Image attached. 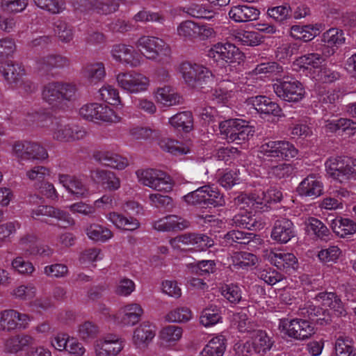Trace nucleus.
<instances>
[{"mask_svg": "<svg viewBox=\"0 0 356 356\" xmlns=\"http://www.w3.org/2000/svg\"><path fill=\"white\" fill-rule=\"evenodd\" d=\"M314 302H307L298 310V315L305 318H282L279 321L278 329L285 337L298 341H304L314 334V327L312 323L306 319L314 320L318 317L317 321L321 324L327 323L331 321L327 309L320 307V305L332 309L339 316H345L346 312L342 302L335 293H320Z\"/></svg>", "mask_w": 356, "mask_h": 356, "instance_id": "obj_1", "label": "nucleus"}, {"mask_svg": "<svg viewBox=\"0 0 356 356\" xmlns=\"http://www.w3.org/2000/svg\"><path fill=\"white\" fill-rule=\"evenodd\" d=\"M327 176L341 183L356 180V159L353 157L330 156L325 162Z\"/></svg>", "mask_w": 356, "mask_h": 356, "instance_id": "obj_2", "label": "nucleus"}, {"mask_svg": "<svg viewBox=\"0 0 356 356\" xmlns=\"http://www.w3.org/2000/svg\"><path fill=\"white\" fill-rule=\"evenodd\" d=\"M136 46L140 51L143 58L156 63L170 58L172 53L170 45L164 40L152 35L140 36Z\"/></svg>", "mask_w": 356, "mask_h": 356, "instance_id": "obj_3", "label": "nucleus"}, {"mask_svg": "<svg viewBox=\"0 0 356 356\" xmlns=\"http://www.w3.org/2000/svg\"><path fill=\"white\" fill-rule=\"evenodd\" d=\"M207 56L216 63L227 64L230 67H236L245 60L244 54L234 44L217 42L207 51Z\"/></svg>", "mask_w": 356, "mask_h": 356, "instance_id": "obj_4", "label": "nucleus"}, {"mask_svg": "<svg viewBox=\"0 0 356 356\" xmlns=\"http://www.w3.org/2000/svg\"><path fill=\"white\" fill-rule=\"evenodd\" d=\"M220 133L228 142L249 140L254 134V127L243 119H229L219 122Z\"/></svg>", "mask_w": 356, "mask_h": 356, "instance_id": "obj_5", "label": "nucleus"}, {"mask_svg": "<svg viewBox=\"0 0 356 356\" xmlns=\"http://www.w3.org/2000/svg\"><path fill=\"white\" fill-rule=\"evenodd\" d=\"M138 181L152 190L168 193L172 190L171 177L164 171L154 168L139 169L136 171Z\"/></svg>", "mask_w": 356, "mask_h": 356, "instance_id": "obj_6", "label": "nucleus"}, {"mask_svg": "<svg viewBox=\"0 0 356 356\" xmlns=\"http://www.w3.org/2000/svg\"><path fill=\"white\" fill-rule=\"evenodd\" d=\"M177 71L184 82L191 88L207 83L213 76L211 72L207 67L191 61L180 63L177 67Z\"/></svg>", "mask_w": 356, "mask_h": 356, "instance_id": "obj_7", "label": "nucleus"}, {"mask_svg": "<svg viewBox=\"0 0 356 356\" xmlns=\"http://www.w3.org/2000/svg\"><path fill=\"white\" fill-rule=\"evenodd\" d=\"M118 86L131 95L146 92L150 86V79L145 74L135 70L121 72L116 75Z\"/></svg>", "mask_w": 356, "mask_h": 356, "instance_id": "obj_8", "label": "nucleus"}, {"mask_svg": "<svg viewBox=\"0 0 356 356\" xmlns=\"http://www.w3.org/2000/svg\"><path fill=\"white\" fill-rule=\"evenodd\" d=\"M79 114L84 120L90 122L117 124L122 120V118L110 106L97 102L83 104L79 108Z\"/></svg>", "mask_w": 356, "mask_h": 356, "instance_id": "obj_9", "label": "nucleus"}, {"mask_svg": "<svg viewBox=\"0 0 356 356\" xmlns=\"http://www.w3.org/2000/svg\"><path fill=\"white\" fill-rule=\"evenodd\" d=\"M183 198L187 204L193 205L222 207L225 204L222 195L217 188L210 185L199 187Z\"/></svg>", "mask_w": 356, "mask_h": 356, "instance_id": "obj_10", "label": "nucleus"}, {"mask_svg": "<svg viewBox=\"0 0 356 356\" xmlns=\"http://www.w3.org/2000/svg\"><path fill=\"white\" fill-rule=\"evenodd\" d=\"M273 88L279 98L289 102H298L302 99L305 95L302 83L291 76L277 79L273 85Z\"/></svg>", "mask_w": 356, "mask_h": 356, "instance_id": "obj_11", "label": "nucleus"}, {"mask_svg": "<svg viewBox=\"0 0 356 356\" xmlns=\"http://www.w3.org/2000/svg\"><path fill=\"white\" fill-rule=\"evenodd\" d=\"M259 153L267 158L289 160L298 154V149L287 140H264L259 148Z\"/></svg>", "mask_w": 356, "mask_h": 356, "instance_id": "obj_12", "label": "nucleus"}, {"mask_svg": "<svg viewBox=\"0 0 356 356\" xmlns=\"http://www.w3.org/2000/svg\"><path fill=\"white\" fill-rule=\"evenodd\" d=\"M54 139L60 142H70L83 138L86 131L63 119L51 120L49 128Z\"/></svg>", "mask_w": 356, "mask_h": 356, "instance_id": "obj_13", "label": "nucleus"}, {"mask_svg": "<svg viewBox=\"0 0 356 356\" xmlns=\"http://www.w3.org/2000/svg\"><path fill=\"white\" fill-rule=\"evenodd\" d=\"M282 198V193L275 187H270L265 191H257L251 194H242L239 198L243 203L254 210H262L263 205L278 202Z\"/></svg>", "mask_w": 356, "mask_h": 356, "instance_id": "obj_14", "label": "nucleus"}, {"mask_svg": "<svg viewBox=\"0 0 356 356\" xmlns=\"http://www.w3.org/2000/svg\"><path fill=\"white\" fill-rule=\"evenodd\" d=\"M111 56L117 63L136 68L144 63L143 56L132 45L115 44L111 49Z\"/></svg>", "mask_w": 356, "mask_h": 356, "instance_id": "obj_15", "label": "nucleus"}, {"mask_svg": "<svg viewBox=\"0 0 356 356\" xmlns=\"http://www.w3.org/2000/svg\"><path fill=\"white\" fill-rule=\"evenodd\" d=\"M31 318L26 314L15 309H4L0 312V331L10 332L15 330L26 329Z\"/></svg>", "mask_w": 356, "mask_h": 356, "instance_id": "obj_16", "label": "nucleus"}, {"mask_svg": "<svg viewBox=\"0 0 356 356\" xmlns=\"http://www.w3.org/2000/svg\"><path fill=\"white\" fill-rule=\"evenodd\" d=\"M144 314L142 306L136 302L123 305L115 315L111 316L114 323L122 327H132L136 325Z\"/></svg>", "mask_w": 356, "mask_h": 356, "instance_id": "obj_17", "label": "nucleus"}, {"mask_svg": "<svg viewBox=\"0 0 356 356\" xmlns=\"http://www.w3.org/2000/svg\"><path fill=\"white\" fill-rule=\"evenodd\" d=\"M243 81L235 82L230 80H222L215 89L213 97L218 104L229 106L235 101L236 93L244 89Z\"/></svg>", "mask_w": 356, "mask_h": 356, "instance_id": "obj_18", "label": "nucleus"}, {"mask_svg": "<svg viewBox=\"0 0 356 356\" xmlns=\"http://www.w3.org/2000/svg\"><path fill=\"white\" fill-rule=\"evenodd\" d=\"M124 341L116 334H107L95 341V356H117L124 348Z\"/></svg>", "mask_w": 356, "mask_h": 356, "instance_id": "obj_19", "label": "nucleus"}, {"mask_svg": "<svg viewBox=\"0 0 356 356\" xmlns=\"http://www.w3.org/2000/svg\"><path fill=\"white\" fill-rule=\"evenodd\" d=\"M156 326L149 321H143L133 330L131 343L135 348L145 350L156 336Z\"/></svg>", "mask_w": 356, "mask_h": 356, "instance_id": "obj_20", "label": "nucleus"}, {"mask_svg": "<svg viewBox=\"0 0 356 356\" xmlns=\"http://www.w3.org/2000/svg\"><path fill=\"white\" fill-rule=\"evenodd\" d=\"M321 42L322 43L321 51L323 56L329 57L345 43L344 32L337 28H331L322 34Z\"/></svg>", "mask_w": 356, "mask_h": 356, "instance_id": "obj_21", "label": "nucleus"}, {"mask_svg": "<svg viewBox=\"0 0 356 356\" xmlns=\"http://www.w3.org/2000/svg\"><path fill=\"white\" fill-rule=\"evenodd\" d=\"M272 344L270 337L265 332L257 330L252 333L250 339L243 344L240 351L244 356L253 353H266L270 349Z\"/></svg>", "mask_w": 356, "mask_h": 356, "instance_id": "obj_22", "label": "nucleus"}, {"mask_svg": "<svg viewBox=\"0 0 356 356\" xmlns=\"http://www.w3.org/2000/svg\"><path fill=\"white\" fill-rule=\"evenodd\" d=\"M324 61L323 56L318 53H309L296 58L293 63L295 71L305 73L312 79L316 73V70L321 67Z\"/></svg>", "mask_w": 356, "mask_h": 356, "instance_id": "obj_23", "label": "nucleus"}, {"mask_svg": "<svg viewBox=\"0 0 356 356\" xmlns=\"http://www.w3.org/2000/svg\"><path fill=\"white\" fill-rule=\"evenodd\" d=\"M94 158L103 165L119 171L125 170L130 164L127 157L108 149L96 152Z\"/></svg>", "mask_w": 356, "mask_h": 356, "instance_id": "obj_24", "label": "nucleus"}, {"mask_svg": "<svg viewBox=\"0 0 356 356\" xmlns=\"http://www.w3.org/2000/svg\"><path fill=\"white\" fill-rule=\"evenodd\" d=\"M241 197V195L238 197L237 202L241 204L240 208L245 209V211H243L234 216L232 219L233 225L247 229H261L264 227V223L251 214L253 211L256 212L259 210L250 209L245 202L243 203L239 200Z\"/></svg>", "mask_w": 356, "mask_h": 356, "instance_id": "obj_25", "label": "nucleus"}, {"mask_svg": "<svg viewBox=\"0 0 356 356\" xmlns=\"http://www.w3.org/2000/svg\"><path fill=\"white\" fill-rule=\"evenodd\" d=\"M34 338L26 333L17 334L5 339L3 341V351L8 355H17L26 348L32 346Z\"/></svg>", "mask_w": 356, "mask_h": 356, "instance_id": "obj_26", "label": "nucleus"}, {"mask_svg": "<svg viewBox=\"0 0 356 356\" xmlns=\"http://www.w3.org/2000/svg\"><path fill=\"white\" fill-rule=\"evenodd\" d=\"M58 182L74 199L83 198L88 195V188L81 179L60 173L58 174Z\"/></svg>", "mask_w": 356, "mask_h": 356, "instance_id": "obj_27", "label": "nucleus"}, {"mask_svg": "<svg viewBox=\"0 0 356 356\" xmlns=\"http://www.w3.org/2000/svg\"><path fill=\"white\" fill-rule=\"evenodd\" d=\"M266 257L271 264L280 270L289 271L298 267V259L292 253L272 249L266 253Z\"/></svg>", "mask_w": 356, "mask_h": 356, "instance_id": "obj_28", "label": "nucleus"}, {"mask_svg": "<svg viewBox=\"0 0 356 356\" xmlns=\"http://www.w3.org/2000/svg\"><path fill=\"white\" fill-rule=\"evenodd\" d=\"M40 216L54 218L60 222L61 225L64 227H67L74 224V219L67 212L54 208L51 206L41 205L33 209L32 211V217L37 218Z\"/></svg>", "mask_w": 356, "mask_h": 356, "instance_id": "obj_29", "label": "nucleus"}, {"mask_svg": "<svg viewBox=\"0 0 356 356\" xmlns=\"http://www.w3.org/2000/svg\"><path fill=\"white\" fill-rule=\"evenodd\" d=\"M295 236L293 222L287 218H280L275 222L271 232V238L279 243H286Z\"/></svg>", "mask_w": 356, "mask_h": 356, "instance_id": "obj_30", "label": "nucleus"}, {"mask_svg": "<svg viewBox=\"0 0 356 356\" xmlns=\"http://www.w3.org/2000/svg\"><path fill=\"white\" fill-rule=\"evenodd\" d=\"M189 225L188 220L176 215H168L153 223L154 228L159 232L181 231L187 229Z\"/></svg>", "mask_w": 356, "mask_h": 356, "instance_id": "obj_31", "label": "nucleus"}, {"mask_svg": "<svg viewBox=\"0 0 356 356\" xmlns=\"http://www.w3.org/2000/svg\"><path fill=\"white\" fill-rule=\"evenodd\" d=\"M325 29L323 23L311 24L304 26L293 25L290 29V35L296 39L309 42L318 35Z\"/></svg>", "mask_w": 356, "mask_h": 356, "instance_id": "obj_32", "label": "nucleus"}, {"mask_svg": "<svg viewBox=\"0 0 356 356\" xmlns=\"http://www.w3.org/2000/svg\"><path fill=\"white\" fill-rule=\"evenodd\" d=\"M183 334L182 327L175 325H168L161 329L158 337L163 347L172 349L181 340Z\"/></svg>", "mask_w": 356, "mask_h": 356, "instance_id": "obj_33", "label": "nucleus"}, {"mask_svg": "<svg viewBox=\"0 0 356 356\" xmlns=\"http://www.w3.org/2000/svg\"><path fill=\"white\" fill-rule=\"evenodd\" d=\"M260 11L255 7L247 5H237L231 7L228 16L237 23L248 22L259 19Z\"/></svg>", "mask_w": 356, "mask_h": 356, "instance_id": "obj_34", "label": "nucleus"}, {"mask_svg": "<svg viewBox=\"0 0 356 356\" xmlns=\"http://www.w3.org/2000/svg\"><path fill=\"white\" fill-rule=\"evenodd\" d=\"M323 190V183L315 175L307 176L299 184L297 188V191L300 196L309 197L312 199L320 196Z\"/></svg>", "mask_w": 356, "mask_h": 356, "instance_id": "obj_35", "label": "nucleus"}, {"mask_svg": "<svg viewBox=\"0 0 356 356\" xmlns=\"http://www.w3.org/2000/svg\"><path fill=\"white\" fill-rule=\"evenodd\" d=\"M248 103L259 113L280 116L282 110L280 106L266 96H256L249 99Z\"/></svg>", "mask_w": 356, "mask_h": 356, "instance_id": "obj_36", "label": "nucleus"}, {"mask_svg": "<svg viewBox=\"0 0 356 356\" xmlns=\"http://www.w3.org/2000/svg\"><path fill=\"white\" fill-rule=\"evenodd\" d=\"M226 348L225 337L222 334L213 335L204 346L198 356H223Z\"/></svg>", "mask_w": 356, "mask_h": 356, "instance_id": "obj_37", "label": "nucleus"}, {"mask_svg": "<svg viewBox=\"0 0 356 356\" xmlns=\"http://www.w3.org/2000/svg\"><path fill=\"white\" fill-rule=\"evenodd\" d=\"M0 72L9 84H18L25 75L24 69L22 65L11 62L1 65Z\"/></svg>", "mask_w": 356, "mask_h": 356, "instance_id": "obj_38", "label": "nucleus"}, {"mask_svg": "<svg viewBox=\"0 0 356 356\" xmlns=\"http://www.w3.org/2000/svg\"><path fill=\"white\" fill-rule=\"evenodd\" d=\"M82 75L90 83L96 84L106 77L105 65L102 62L88 63L83 67Z\"/></svg>", "mask_w": 356, "mask_h": 356, "instance_id": "obj_39", "label": "nucleus"}, {"mask_svg": "<svg viewBox=\"0 0 356 356\" xmlns=\"http://www.w3.org/2000/svg\"><path fill=\"white\" fill-rule=\"evenodd\" d=\"M156 101L164 106H172L181 103V96L168 86L159 88L154 92Z\"/></svg>", "mask_w": 356, "mask_h": 356, "instance_id": "obj_40", "label": "nucleus"}, {"mask_svg": "<svg viewBox=\"0 0 356 356\" xmlns=\"http://www.w3.org/2000/svg\"><path fill=\"white\" fill-rule=\"evenodd\" d=\"M106 218L117 228L134 231L140 227V222L138 219L133 217L128 218L115 211L109 212L106 214Z\"/></svg>", "mask_w": 356, "mask_h": 356, "instance_id": "obj_41", "label": "nucleus"}, {"mask_svg": "<svg viewBox=\"0 0 356 356\" xmlns=\"http://www.w3.org/2000/svg\"><path fill=\"white\" fill-rule=\"evenodd\" d=\"M92 177L95 181L106 185L109 191H117L120 188V179L112 171L98 169L92 172Z\"/></svg>", "mask_w": 356, "mask_h": 356, "instance_id": "obj_42", "label": "nucleus"}, {"mask_svg": "<svg viewBox=\"0 0 356 356\" xmlns=\"http://www.w3.org/2000/svg\"><path fill=\"white\" fill-rule=\"evenodd\" d=\"M168 124L175 129L189 132L193 127V117L190 111L176 113L168 119Z\"/></svg>", "mask_w": 356, "mask_h": 356, "instance_id": "obj_43", "label": "nucleus"}, {"mask_svg": "<svg viewBox=\"0 0 356 356\" xmlns=\"http://www.w3.org/2000/svg\"><path fill=\"white\" fill-rule=\"evenodd\" d=\"M333 232L339 237L344 238L356 233V222L349 218H335L331 221Z\"/></svg>", "mask_w": 356, "mask_h": 356, "instance_id": "obj_44", "label": "nucleus"}, {"mask_svg": "<svg viewBox=\"0 0 356 356\" xmlns=\"http://www.w3.org/2000/svg\"><path fill=\"white\" fill-rule=\"evenodd\" d=\"M68 64L67 58L56 54H49L36 60L37 67L39 70L63 68L67 66Z\"/></svg>", "mask_w": 356, "mask_h": 356, "instance_id": "obj_45", "label": "nucleus"}, {"mask_svg": "<svg viewBox=\"0 0 356 356\" xmlns=\"http://www.w3.org/2000/svg\"><path fill=\"white\" fill-rule=\"evenodd\" d=\"M282 71V67H280L275 62L263 63L257 65V67L248 74V80L250 83L246 82L248 86H250V80L262 78L264 76L270 75L273 74L279 73Z\"/></svg>", "mask_w": 356, "mask_h": 356, "instance_id": "obj_46", "label": "nucleus"}, {"mask_svg": "<svg viewBox=\"0 0 356 356\" xmlns=\"http://www.w3.org/2000/svg\"><path fill=\"white\" fill-rule=\"evenodd\" d=\"M88 237L95 242L105 243L111 239L113 234L107 227L98 224H90L86 229Z\"/></svg>", "mask_w": 356, "mask_h": 356, "instance_id": "obj_47", "label": "nucleus"}, {"mask_svg": "<svg viewBox=\"0 0 356 356\" xmlns=\"http://www.w3.org/2000/svg\"><path fill=\"white\" fill-rule=\"evenodd\" d=\"M231 261L234 267L236 269H248L254 266L258 259L257 257L248 252H236L231 256Z\"/></svg>", "mask_w": 356, "mask_h": 356, "instance_id": "obj_48", "label": "nucleus"}, {"mask_svg": "<svg viewBox=\"0 0 356 356\" xmlns=\"http://www.w3.org/2000/svg\"><path fill=\"white\" fill-rule=\"evenodd\" d=\"M39 9L51 15H60L67 8L65 0H33Z\"/></svg>", "mask_w": 356, "mask_h": 356, "instance_id": "obj_49", "label": "nucleus"}, {"mask_svg": "<svg viewBox=\"0 0 356 356\" xmlns=\"http://www.w3.org/2000/svg\"><path fill=\"white\" fill-rule=\"evenodd\" d=\"M222 322V315L220 308L211 305L205 308L200 316V323L205 327H212Z\"/></svg>", "mask_w": 356, "mask_h": 356, "instance_id": "obj_50", "label": "nucleus"}, {"mask_svg": "<svg viewBox=\"0 0 356 356\" xmlns=\"http://www.w3.org/2000/svg\"><path fill=\"white\" fill-rule=\"evenodd\" d=\"M60 82H49L42 90V98L49 105L56 106L60 103Z\"/></svg>", "mask_w": 356, "mask_h": 356, "instance_id": "obj_51", "label": "nucleus"}, {"mask_svg": "<svg viewBox=\"0 0 356 356\" xmlns=\"http://www.w3.org/2000/svg\"><path fill=\"white\" fill-rule=\"evenodd\" d=\"M193 318V313L187 307H177L170 310L165 316L168 323H185Z\"/></svg>", "mask_w": 356, "mask_h": 356, "instance_id": "obj_52", "label": "nucleus"}, {"mask_svg": "<svg viewBox=\"0 0 356 356\" xmlns=\"http://www.w3.org/2000/svg\"><path fill=\"white\" fill-rule=\"evenodd\" d=\"M54 32L59 41L63 43H69L74 38V28L63 19H58L54 22Z\"/></svg>", "mask_w": 356, "mask_h": 356, "instance_id": "obj_53", "label": "nucleus"}, {"mask_svg": "<svg viewBox=\"0 0 356 356\" xmlns=\"http://www.w3.org/2000/svg\"><path fill=\"white\" fill-rule=\"evenodd\" d=\"M184 11L193 17L208 21H211L217 15V13L206 4L194 3L186 7Z\"/></svg>", "mask_w": 356, "mask_h": 356, "instance_id": "obj_54", "label": "nucleus"}, {"mask_svg": "<svg viewBox=\"0 0 356 356\" xmlns=\"http://www.w3.org/2000/svg\"><path fill=\"white\" fill-rule=\"evenodd\" d=\"M307 232H312L317 238L327 240L330 236L328 228L318 219L313 217L307 218L305 221Z\"/></svg>", "mask_w": 356, "mask_h": 356, "instance_id": "obj_55", "label": "nucleus"}, {"mask_svg": "<svg viewBox=\"0 0 356 356\" xmlns=\"http://www.w3.org/2000/svg\"><path fill=\"white\" fill-rule=\"evenodd\" d=\"M159 145L163 151L174 155L186 154L190 152L187 146L169 138H162L159 142Z\"/></svg>", "mask_w": 356, "mask_h": 356, "instance_id": "obj_56", "label": "nucleus"}, {"mask_svg": "<svg viewBox=\"0 0 356 356\" xmlns=\"http://www.w3.org/2000/svg\"><path fill=\"white\" fill-rule=\"evenodd\" d=\"M99 98L109 104L118 106L121 104L119 91L113 86L104 84L98 91Z\"/></svg>", "mask_w": 356, "mask_h": 356, "instance_id": "obj_57", "label": "nucleus"}, {"mask_svg": "<svg viewBox=\"0 0 356 356\" xmlns=\"http://www.w3.org/2000/svg\"><path fill=\"white\" fill-rule=\"evenodd\" d=\"M235 38L242 44L250 47L258 46L264 40L259 33L250 31H240L236 33Z\"/></svg>", "mask_w": 356, "mask_h": 356, "instance_id": "obj_58", "label": "nucleus"}, {"mask_svg": "<svg viewBox=\"0 0 356 356\" xmlns=\"http://www.w3.org/2000/svg\"><path fill=\"white\" fill-rule=\"evenodd\" d=\"M336 356H356L352 340L348 337H339L335 342Z\"/></svg>", "mask_w": 356, "mask_h": 356, "instance_id": "obj_59", "label": "nucleus"}, {"mask_svg": "<svg viewBox=\"0 0 356 356\" xmlns=\"http://www.w3.org/2000/svg\"><path fill=\"white\" fill-rule=\"evenodd\" d=\"M342 254V251L337 245H330L321 249L317 257L319 261L324 264L336 263Z\"/></svg>", "mask_w": 356, "mask_h": 356, "instance_id": "obj_60", "label": "nucleus"}, {"mask_svg": "<svg viewBox=\"0 0 356 356\" xmlns=\"http://www.w3.org/2000/svg\"><path fill=\"white\" fill-rule=\"evenodd\" d=\"M29 3V0H1L0 9L13 14L21 13L27 8Z\"/></svg>", "mask_w": 356, "mask_h": 356, "instance_id": "obj_61", "label": "nucleus"}, {"mask_svg": "<svg viewBox=\"0 0 356 356\" xmlns=\"http://www.w3.org/2000/svg\"><path fill=\"white\" fill-rule=\"evenodd\" d=\"M36 287L33 284H21L13 289L11 294L17 299L29 300L33 299L36 294Z\"/></svg>", "mask_w": 356, "mask_h": 356, "instance_id": "obj_62", "label": "nucleus"}, {"mask_svg": "<svg viewBox=\"0 0 356 356\" xmlns=\"http://www.w3.org/2000/svg\"><path fill=\"white\" fill-rule=\"evenodd\" d=\"M193 273L204 275L213 273L216 270V262L213 260H202L188 264Z\"/></svg>", "mask_w": 356, "mask_h": 356, "instance_id": "obj_63", "label": "nucleus"}, {"mask_svg": "<svg viewBox=\"0 0 356 356\" xmlns=\"http://www.w3.org/2000/svg\"><path fill=\"white\" fill-rule=\"evenodd\" d=\"M32 143L28 140L15 142L13 145V155L20 160L29 161L30 159Z\"/></svg>", "mask_w": 356, "mask_h": 356, "instance_id": "obj_64", "label": "nucleus"}]
</instances>
